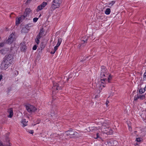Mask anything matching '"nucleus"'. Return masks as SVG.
Returning a JSON list of instances; mask_svg holds the SVG:
<instances>
[{
	"label": "nucleus",
	"mask_w": 146,
	"mask_h": 146,
	"mask_svg": "<svg viewBox=\"0 0 146 146\" xmlns=\"http://www.w3.org/2000/svg\"><path fill=\"white\" fill-rule=\"evenodd\" d=\"M127 124L128 125L129 127V131H131L132 130V128L131 127V125L130 122L129 121H127Z\"/></svg>",
	"instance_id": "nucleus-28"
},
{
	"label": "nucleus",
	"mask_w": 146,
	"mask_h": 146,
	"mask_svg": "<svg viewBox=\"0 0 146 146\" xmlns=\"http://www.w3.org/2000/svg\"><path fill=\"white\" fill-rule=\"evenodd\" d=\"M136 140L137 141L139 142L141 141V139L139 138H137L136 139Z\"/></svg>",
	"instance_id": "nucleus-38"
},
{
	"label": "nucleus",
	"mask_w": 146,
	"mask_h": 146,
	"mask_svg": "<svg viewBox=\"0 0 146 146\" xmlns=\"http://www.w3.org/2000/svg\"><path fill=\"white\" fill-rule=\"evenodd\" d=\"M111 12V10L110 8L107 9L105 11V13L107 15L110 14Z\"/></svg>",
	"instance_id": "nucleus-25"
},
{
	"label": "nucleus",
	"mask_w": 146,
	"mask_h": 146,
	"mask_svg": "<svg viewBox=\"0 0 146 146\" xmlns=\"http://www.w3.org/2000/svg\"><path fill=\"white\" fill-rule=\"evenodd\" d=\"M140 96H135L134 98V101H137L139 98Z\"/></svg>",
	"instance_id": "nucleus-34"
},
{
	"label": "nucleus",
	"mask_w": 146,
	"mask_h": 146,
	"mask_svg": "<svg viewBox=\"0 0 146 146\" xmlns=\"http://www.w3.org/2000/svg\"><path fill=\"white\" fill-rule=\"evenodd\" d=\"M62 0H53L52 3L51 7L54 9L59 7L61 3Z\"/></svg>",
	"instance_id": "nucleus-7"
},
{
	"label": "nucleus",
	"mask_w": 146,
	"mask_h": 146,
	"mask_svg": "<svg viewBox=\"0 0 146 146\" xmlns=\"http://www.w3.org/2000/svg\"><path fill=\"white\" fill-rule=\"evenodd\" d=\"M9 51L8 49L5 48L0 50V53L2 54H6Z\"/></svg>",
	"instance_id": "nucleus-16"
},
{
	"label": "nucleus",
	"mask_w": 146,
	"mask_h": 146,
	"mask_svg": "<svg viewBox=\"0 0 146 146\" xmlns=\"http://www.w3.org/2000/svg\"><path fill=\"white\" fill-rule=\"evenodd\" d=\"M110 122L107 119H102L98 123L99 126L98 128H102V127H109Z\"/></svg>",
	"instance_id": "nucleus-4"
},
{
	"label": "nucleus",
	"mask_w": 146,
	"mask_h": 146,
	"mask_svg": "<svg viewBox=\"0 0 146 146\" xmlns=\"http://www.w3.org/2000/svg\"><path fill=\"white\" fill-rule=\"evenodd\" d=\"M115 1H110L108 4V7H111L112 5H113L115 3Z\"/></svg>",
	"instance_id": "nucleus-22"
},
{
	"label": "nucleus",
	"mask_w": 146,
	"mask_h": 146,
	"mask_svg": "<svg viewBox=\"0 0 146 146\" xmlns=\"http://www.w3.org/2000/svg\"><path fill=\"white\" fill-rule=\"evenodd\" d=\"M145 91H146V89H145V88H144L143 89L141 88L139 90V92L141 94L143 93L144 92H145Z\"/></svg>",
	"instance_id": "nucleus-29"
},
{
	"label": "nucleus",
	"mask_w": 146,
	"mask_h": 146,
	"mask_svg": "<svg viewBox=\"0 0 146 146\" xmlns=\"http://www.w3.org/2000/svg\"><path fill=\"white\" fill-rule=\"evenodd\" d=\"M106 143H108V146H115L117 145L118 143L116 140H111L109 142L107 141Z\"/></svg>",
	"instance_id": "nucleus-11"
},
{
	"label": "nucleus",
	"mask_w": 146,
	"mask_h": 146,
	"mask_svg": "<svg viewBox=\"0 0 146 146\" xmlns=\"http://www.w3.org/2000/svg\"><path fill=\"white\" fill-rule=\"evenodd\" d=\"M29 31V30H28L25 27H23L22 30L21 31V33H27Z\"/></svg>",
	"instance_id": "nucleus-19"
},
{
	"label": "nucleus",
	"mask_w": 146,
	"mask_h": 146,
	"mask_svg": "<svg viewBox=\"0 0 146 146\" xmlns=\"http://www.w3.org/2000/svg\"><path fill=\"white\" fill-rule=\"evenodd\" d=\"M44 29L42 28L40 29V32L38 35L41 38L43 35L44 34Z\"/></svg>",
	"instance_id": "nucleus-17"
},
{
	"label": "nucleus",
	"mask_w": 146,
	"mask_h": 146,
	"mask_svg": "<svg viewBox=\"0 0 146 146\" xmlns=\"http://www.w3.org/2000/svg\"><path fill=\"white\" fill-rule=\"evenodd\" d=\"M27 122H28V121L26 122L25 119H23L21 121V123H22L23 126L24 127L27 126Z\"/></svg>",
	"instance_id": "nucleus-26"
},
{
	"label": "nucleus",
	"mask_w": 146,
	"mask_h": 146,
	"mask_svg": "<svg viewBox=\"0 0 146 146\" xmlns=\"http://www.w3.org/2000/svg\"><path fill=\"white\" fill-rule=\"evenodd\" d=\"M15 39V34L13 33L9 36L8 39L7 40V42L8 44H10Z\"/></svg>",
	"instance_id": "nucleus-9"
},
{
	"label": "nucleus",
	"mask_w": 146,
	"mask_h": 146,
	"mask_svg": "<svg viewBox=\"0 0 146 146\" xmlns=\"http://www.w3.org/2000/svg\"><path fill=\"white\" fill-rule=\"evenodd\" d=\"M51 136H52L53 137H58L59 136V134L56 133H55L52 134Z\"/></svg>",
	"instance_id": "nucleus-31"
},
{
	"label": "nucleus",
	"mask_w": 146,
	"mask_h": 146,
	"mask_svg": "<svg viewBox=\"0 0 146 146\" xmlns=\"http://www.w3.org/2000/svg\"><path fill=\"white\" fill-rule=\"evenodd\" d=\"M47 4V3L46 2H43L42 3L39 5H38L36 11L38 12L42 9Z\"/></svg>",
	"instance_id": "nucleus-10"
},
{
	"label": "nucleus",
	"mask_w": 146,
	"mask_h": 146,
	"mask_svg": "<svg viewBox=\"0 0 146 146\" xmlns=\"http://www.w3.org/2000/svg\"><path fill=\"white\" fill-rule=\"evenodd\" d=\"M88 40V38L87 37L85 40H82L81 41V44H79L78 45V47L79 48H80L81 47L82 44H83L84 43H86L87 41Z\"/></svg>",
	"instance_id": "nucleus-18"
},
{
	"label": "nucleus",
	"mask_w": 146,
	"mask_h": 146,
	"mask_svg": "<svg viewBox=\"0 0 146 146\" xmlns=\"http://www.w3.org/2000/svg\"><path fill=\"white\" fill-rule=\"evenodd\" d=\"M38 18L37 17H35L33 19V22L35 23L38 20Z\"/></svg>",
	"instance_id": "nucleus-36"
},
{
	"label": "nucleus",
	"mask_w": 146,
	"mask_h": 146,
	"mask_svg": "<svg viewBox=\"0 0 146 146\" xmlns=\"http://www.w3.org/2000/svg\"><path fill=\"white\" fill-rule=\"evenodd\" d=\"M0 146H4L3 143L0 141Z\"/></svg>",
	"instance_id": "nucleus-41"
},
{
	"label": "nucleus",
	"mask_w": 146,
	"mask_h": 146,
	"mask_svg": "<svg viewBox=\"0 0 146 146\" xmlns=\"http://www.w3.org/2000/svg\"><path fill=\"white\" fill-rule=\"evenodd\" d=\"M108 83H110L111 82V80L112 79V76L111 74L109 75H108Z\"/></svg>",
	"instance_id": "nucleus-27"
},
{
	"label": "nucleus",
	"mask_w": 146,
	"mask_h": 146,
	"mask_svg": "<svg viewBox=\"0 0 146 146\" xmlns=\"http://www.w3.org/2000/svg\"><path fill=\"white\" fill-rule=\"evenodd\" d=\"M58 110V107L57 106L53 105L52 106V109H51V113L52 115H54L57 113Z\"/></svg>",
	"instance_id": "nucleus-12"
},
{
	"label": "nucleus",
	"mask_w": 146,
	"mask_h": 146,
	"mask_svg": "<svg viewBox=\"0 0 146 146\" xmlns=\"http://www.w3.org/2000/svg\"><path fill=\"white\" fill-rule=\"evenodd\" d=\"M66 135L70 137H77L81 136V135L76 131H74L72 130H70L66 132Z\"/></svg>",
	"instance_id": "nucleus-5"
},
{
	"label": "nucleus",
	"mask_w": 146,
	"mask_h": 146,
	"mask_svg": "<svg viewBox=\"0 0 146 146\" xmlns=\"http://www.w3.org/2000/svg\"><path fill=\"white\" fill-rule=\"evenodd\" d=\"M101 68L100 74V78H106L109 73L108 71L104 66H102Z\"/></svg>",
	"instance_id": "nucleus-6"
},
{
	"label": "nucleus",
	"mask_w": 146,
	"mask_h": 146,
	"mask_svg": "<svg viewBox=\"0 0 146 146\" xmlns=\"http://www.w3.org/2000/svg\"><path fill=\"white\" fill-rule=\"evenodd\" d=\"M20 48L22 51H25L27 48L25 42H21L20 44Z\"/></svg>",
	"instance_id": "nucleus-13"
},
{
	"label": "nucleus",
	"mask_w": 146,
	"mask_h": 146,
	"mask_svg": "<svg viewBox=\"0 0 146 146\" xmlns=\"http://www.w3.org/2000/svg\"><path fill=\"white\" fill-rule=\"evenodd\" d=\"M31 1V0H27L26 3L27 4L28 3H29Z\"/></svg>",
	"instance_id": "nucleus-42"
},
{
	"label": "nucleus",
	"mask_w": 146,
	"mask_h": 146,
	"mask_svg": "<svg viewBox=\"0 0 146 146\" xmlns=\"http://www.w3.org/2000/svg\"><path fill=\"white\" fill-rule=\"evenodd\" d=\"M64 83L65 82H64V81H62V80H61L58 83H54L52 87V92L61 89L63 87V85Z\"/></svg>",
	"instance_id": "nucleus-3"
},
{
	"label": "nucleus",
	"mask_w": 146,
	"mask_h": 146,
	"mask_svg": "<svg viewBox=\"0 0 146 146\" xmlns=\"http://www.w3.org/2000/svg\"><path fill=\"white\" fill-rule=\"evenodd\" d=\"M100 82L101 83L104 84H101V86H102L103 87H105L106 86V81H107V78H100Z\"/></svg>",
	"instance_id": "nucleus-15"
},
{
	"label": "nucleus",
	"mask_w": 146,
	"mask_h": 146,
	"mask_svg": "<svg viewBox=\"0 0 146 146\" xmlns=\"http://www.w3.org/2000/svg\"><path fill=\"white\" fill-rule=\"evenodd\" d=\"M37 48V46L36 45H34L33 47V49L34 50H35Z\"/></svg>",
	"instance_id": "nucleus-37"
},
{
	"label": "nucleus",
	"mask_w": 146,
	"mask_h": 146,
	"mask_svg": "<svg viewBox=\"0 0 146 146\" xmlns=\"http://www.w3.org/2000/svg\"><path fill=\"white\" fill-rule=\"evenodd\" d=\"M145 23H146V22H145Z\"/></svg>",
	"instance_id": "nucleus-49"
},
{
	"label": "nucleus",
	"mask_w": 146,
	"mask_h": 146,
	"mask_svg": "<svg viewBox=\"0 0 146 146\" xmlns=\"http://www.w3.org/2000/svg\"><path fill=\"white\" fill-rule=\"evenodd\" d=\"M13 58L12 54H9L5 55L1 64V69L6 70L10 66L12 62Z\"/></svg>",
	"instance_id": "nucleus-2"
},
{
	"label": "nucleus",
	"mask_w": 146,
	"mask_h": 146,
	"mask_svg": "<svg viewBox=\"0 0 146 146\" xmlns=\"http://www.w3.org/2000/svg\"><path fill=\"white\" fill-rule=\"evenodd\" d=\"M31 11V10L29 8H27L25 10V12L29 15Z\"/></svg>",
	"instance_id": "nucleus-23"
},
{
	"label": "nucleus",
	"mask_w": 146,
	"mask_h": 146,
	"mask_svg": "<svg viewBox=\"0 0 146 146\" xmlns=\"http://www.w3.org/2000/svg\"><path fill=\"white\" fill-rule=\"evenodd\" d=\"M109 101H108V100H107L106 102V105L107 106L108 104H109Z\"/></svg>",
	"instance_id": "nucleus-43"
},
{
	"label": "nucleus",
	"mask_w": 146,
	"mask_h": 146,
	"mask_svg": "<svg viewBox=\"0 0 146 146\" xmlns=\"http://www.w3.org/2000/svg\"><path fill=\"white\" fill-rule=\"evenodd\" d=\"M145 103L146 104V102H145Z\"/></svg>",
	"instance_id": "nucleus-48"
},
{
	"label": "nucleus",
	"mask_w": 146,
	"mask_h": 146,
	"mask_svg": "<svg viewBox=\"0 0 146 146\" xmlns=\"http://www.w3.org/2000/svg\"><path fill=\"white\" fill-rule=\"evenodd\" d=\"M73 75H74V74L73 73H72L70 74L68 78L67 79V80H68V79L72 77Z\"/></svg>",
	"instance_id": "nucleus-32"
},
{
	"label": "nucleus",
	"mask_w": 146,
	"mask_h": 146,
	"mask_svg": "<svg viewBox=\"0 0 146 146\" xmlns=\"http://www.w3.org/2000/svg\"><path fill=\"white\" fill-rule=\"evenodd\" d=\"M9 114V115L8 116L9 117H12L13 115V109L12 108H10L8 109L7 110Z\"/></svg>",
	"instance_id": "nucleus-14"
},
{
	"label": "nucleus",
	"mask_w": 146,
	"mask_h": 146,
	"mask_svg": "<svg viewBox=\"0 0 146 146\" xmlns=\"http://www.w3.org/2000/svg\"><path fill=\"white\" fill-rule=\"evenodd\" d=\"M59 46L56 45V46H55L54 48V51H56L57 50L58 47Z\"/></svg>",
	"instance_id": "nucleus-35"
},
{
	"label": "nucleus",
	"mask_w": 146,
	"mask_h": 146,
	"mask_svg": "<svg viewBox=\"0 0 146 146\" xmlns=\"http://www.w3.org/2000/svg\"><path fill=\"white\" fill-rule=\"evenodd\" d=\"M92 130H98L99 131L96 133V137H94L95 139L99 138L101 140L103 141L102 137L104 136V134H106L108 135L112 134L113 133V130L111 129L109 127H102V128H98L97 127H92Z\"/></svg>",
	"instance_id": "nucleus-1"
},
{
	"label": "nucleus",
	"mask_w": 146,
	"mask_h": 146,
	"mask_svg": "<svg viewBox=\"0 0 146 146\" xmlns=\"http://www.w3.org/2000/svg\"><path fill=\"white\" fill-rule=\"evenodd\" d=\"M106 142H105V144H106V145H107V144H108V143H106Z\"/></svg>",
	"instance_id": "nucleus-45"
},
{
	"label": "nucleus",
	"mask_w": 146,
	"mask_h": 146,
	"mask_svg": "<svg viewBox=\"0 0 146 146\" xmlns=\"http://www.w3.org/2000/svg\"><path fill=\"white\" fill-rule=\"evenodd\" d=\"M26 108L27 111L29 113L34 112L36 110L35 107L30 104L26 105Z\"/></svg>",
	"instance_id": "nucleus-8"
},
{
	"label": "nucleus",
	"mask_w": 146,
	"mask_h": 146,
	"mask_svg": "<svg viewBox=\"0 0 146 146\" xmlns=\"http://www.w3.org/2000/svg\"><path fill=\"white\" fill-rule=\"evenodd\" d=\"M29 24L25 26L24 27L26 29H27L28 30H29H29L30 29V27L29 26Z\"/></svg>",
	"instance_id": "nucleus-33"
},
{
	"label": "nucleus",
	"mask_w": 146,
	"mask_h": 146,
	"mask_svg": "<svg viewBox=\"0 0 146 146\" xmlns=\"http://www.w3.org/2000/svg\"><path fill=\"white\" fill-rule=\"evenodd\" d=\"M144 78H146V70L145 72L144 73Z\"/></svg>",
	"instance_id": "nucleus-40"
},
{
	"label": "nucleus",
	"mask_w": 146,
	"mask_h": 146,
	"mask_svg": "<svg viewBox=\"0 0 146 146\" xmlns=\"http://www.w3.org/2000/svg\"><path fill=\"white\" fill-rule=\"evenodd\" d=\"M28 15L25 12L24 14L21 16L22 19H24Z\"/></svg>",
	"instance_id": "nucleus-30"
},
{
	"label": "nucleus",
	"mask_w": 146,
	"mask_h": 146,
	"mask_svg": "<svg viewBox=\"0 0 146 146\" xmlns=\"http://www.w3.org/2000/svg\"><path fill=\"white\" fill-rule=\"evenodd\" d=\"M21 20H22V18H21V16L19 18H17L16 19V25H17V24H19L20 23V21H21Z\"/></svg>",
	"instance_id": "nucleus-20"
},
{
	"label": "nucleus",
	"mask_w": 146,
	"mask_h": 146,
	"mask_svg": "<svg viewBox=\"0 0 146 146\" xmlns=\"http://www.w3.org/2000/svg\"><path fill=\"white\" fill-rule=\"evenodd\" d=\"M62 39L61 38H58V42L56 44L57 45L59 46L60 45L62 41Z\"/></svg>",
	"instance_id": "nucleus-24"
},
{
	"label": "nucleus",
	"mask_w": 146,
	"mask_h": 146,
	"mask_svg": "<svg viewBox=\"0 0 146 146\" xmlns=\"http://www.w3.org/2000/svg\"><path fill=\"white\" fill-rule=\"evenodd\" d=\"M29 132V133L31 134H33V131L32 130H30Z\"/></svg>",
	"instance_id": "nucleus-39"
},
{
	"label": "nucleus",
	"mask_w": 146,
	"mask_h": 146,
	"mask_svg": "<svg viewBox=\"0 0 146 146\" xmlns=\"http://www.w3.org/2000/svg\"><path fill=\"white\" fill-rule=\"evenodd\" d=\"M41 38V37L38 36V35H37L36 37V38L35 39V41L36 43L38 44L40 42L39 39Z\"/></svg>",
	"instance_id": "nucleus-21"
},
{
	"label": "nucleus",
	"mask_w": 146,
	"mask_h": 146,
	"mask_svg": "<svg viewBox=\"0 0 146 146\" xmlns=\"http://www.w3.org/2000/svg\"><path fill=\"white\" fill-rule=\"evenodd\" d=\"M55 51H54H54H51L50 52V53L51 54H54L55 53Z\"/></svg>",
	"instance_id": "nucleus-44"
},
{
	"label": "nucleus",
	"mask_w": 146,
	"mask_h": 146,
	"mask_svg": "<svg viewBox=\"0 0 146 146\" xmlns=\"http://www.w3.org/2000/svg\"><path fill=\"white\" fill-rule=\"evenodd\" d=\"M0 46H2V44H0Z\"/></svg>",
	"instance_id": "nucleus-47"
},
{
	"label": "nucleus",
	"mask_w": 146,
	"mask_h": 146,
	"mask_svg": "<svg viewBox=\"0 0 146 146\" xmlns=\"http://www.w3.org/2000/svg\"><path fill=\"white\" fill-rule=\"evenodd\" d=\"M137 132V131H134V133H136Z\"/></svg>",
	"instance_id": "nucleus-46"
}]
</instances>
